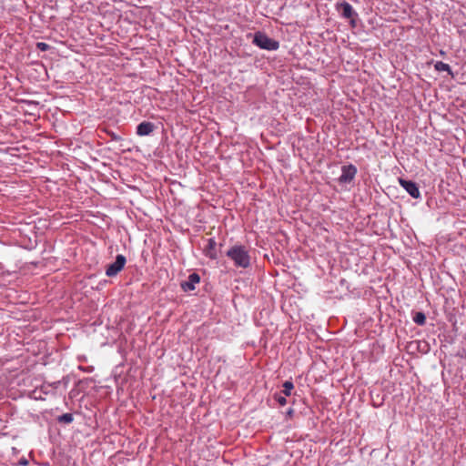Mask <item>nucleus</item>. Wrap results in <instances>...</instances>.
I'll list each match as a JSON object with an SVG mask.
<instances>
[{
    "label": "nucleus",
    "mask_w": 466,
    "mask_h": 466,
    "mask_svg": "<svg viewBox=\"0 0 466 466\" xmlns=\"http://www.w3.org/2000/svg\"><path fill=\"white\" fill-rule=\"evenodd\" d=\"M226 256L229 258L235 267L247 268L250 266V256L248 250L243 245H234L227 252Z\"/></svg>",
    "instance_id": "f257e3e1"
},
{
    "label": "nucleus",
    "mask_w": 466,
    "mask_h": 466,
    "mask_svg": "<svg viewBox=\"0 0 466 466\" xmlns=\"http://www.w3.org/2000/svg\"><path fill=\"white\" fill-rule=\"evenodd\" d=\"M252 43L260 49L276 51L279 48V42L270 38L264 32L258 31L253 35Z\"/></svg>",
    "instance_id": "f03ea898"
},
{
    "label": "nucleus",
    "mask_w": 466,
    "mask_h": 466,
    "mask_svg": "<svg viewBox=\"0 0 466 466\" xmlns=\"http://www.w3.org/2000/svg\"><path fill=\"white\" fill-rule=\"evenodd\" d=\"M337 11L340 14V15L346 19H350V24L355 26L356 22L355 18L358 16V14L353 9L352 5L346 2L342 1L337 4Z\"/></svg>",
    "instance_id": "7ed1b4c3"
},
{
    "label": "nucleus",
    "mask_w": 466,
    "mask_h": 466,
    "mask_svg": "<svg viewBox=\"0 0 466 466\" xmlns=\"http://www.w3.org/2000/svg\"><path fill=\"white\" fill-rule=\"evenodd\" d=\"M127 262L126 257L119 254L116 257L115 262L108 265L106 269V275L107 277H115L124 268Z\"/></svg>",
    "instance_id": "20e7f679"
},
{
    "label": "nucleus",
    "mask_w": 466,
    "mask_h": 466,
    "mask_svg": "<svg viewBox=\"0 0 466 466\" xmlns=\"http://www.w3.org/2000/svg\"><path fill=\"white\" fill-rule=\"evenodd\" d=\"M357 174V167L352 165L342 166L341 175L339 177L340 183H350Z\"/></svg>",
    "instance_id": "39448f33"
},
{
    "label": "nucleus",
    "mask_w": 466,
    "mask_h": 466,
    "mask_svg": "<svg viewBox=\"0 0 466 466\" xmlns=\"http://www.w3.org/2000/svg\"><path fill=\"white\" fill-rule=\"evenodd\" d=\"M399 182L400 185L409 193L410 197H412L413 198H420L419 187L415 182L411 180H406L403 178H400Z\"/></svg>",
    "instance_id": "423d86ee"
},
{
    "label": "nucleus",
    "mask_w": 466,
    "mask_h": 466,
    "mask_svg": "<svg viewBox=\"0 0 466 466\" xmlns=\"http://www.w3.org/2000/svg\"><path fill=\"white\" fill-rule=\"evenodd\" d=\"M200 281V277L198 273H191L186 281L181 283V289L185 292H190L195 290L196 284Z\"/></svg>",
    "instance_id": "0eeeda50"
},
{
    "label": "nucleus",
    "mask_w": 466,
    "mask_h": 466,
    "mask_svg": "<svg viewBox=\"0 0 466 466\" xmlns=\"http://www.w3.org/2000/svg\"><path fill=\"white\" fill-rule=\"evenodd\" d=\"M155 129L152 122L143 121L137 127V135L140 137L150 135Z\"/></svg>",
    "instance_id": "6e6552de"
},
{
    "label": "nucleus",
    "mask_w": 466,
    "mask_h": 466,
    "mask_svg": "<svg viewBox=\"0 0 466 466\" xmlns=\"http://www.w3.org/2000/svg\"><path fill=\"white\" fill-rule=\"evenodd\" d=\"M217 242L214 238L208 239V245L205 247L203 253L204 255L210 259H217V250H216Z\"/></svg>",
    "instance_id": "1a4fd4ad"
},
{
    "label": "nucleus",
    "mask_w": 466,
    "mask_h": 466,
    "mask_svg": "<svg viewBox=\"0 0 466 466\" xmlns=\"http://www.w3.org/2000/svg\"><path fill=\"white\" fill-rule=\"evenodd\" d=\"M434 68L438 72H447L449 75L452 76V71H451V66L444 62H441V61L436 62L434 65Z\"/></svg>",
    "instance_id": "9d476101"
},
{
    "label": "nucleus",
    "mask_w": 466,
    "mask_h": 466,
    "mask_svg": "<svg viewBox=\"0 0 466 466\" xmlns=\"http://www.w3.org/2000/svg\"><path fill=\"white\" fill-rule=\"evenodd\" d=\"M412 320L420 326H423L426 323V316L423 312L418 311L412 317Z\"/></svg>",
    "instance_id": "9b49d317"
},
{
    "label": "nucleus",
    "mask_w": 466,
    "mask_h": 466,
    "mask_svg": "<svg viewBox=\"0 0 466 466\" xmlns=\"http://www.w3.org/2000/svg\"><path fill=\"white\" fill-rule=\"evenodd\" d=\"M74 420L72 413H64L57 418V421L60 423L69 424Z\"/></svg>",
    "instance_id": "f8f14e48"
},
{
    "label": "nucleus",
    "mask_w": 466,
    "mask_h": 466,
    "mask_svg": "<svg viewBox=\"0 0 466 466\" xmlns=\"http://www.w3.org/2000/svg\"><path fill=\"white\" fill-rule=\"evenodd\" d=\"M294 388V385L291 381L287 380L283 383V393L285 396H289L291 393L292 389Z\"/></svg>",
    "instance_id": "ddd939ff"
},
{
    "label": "nucleus",
    "mask_w": 466,
    "mask_h": 466,
    "mask_svg": "<svg viewBox=\"0 0 466 466\" xmlns=\"http://www.w3.org/2000/svg\"><path fill=\"white\" fill-rule=\"evenodd\" d=\"M36 47L40 51H47L50 48V46L45 42H38L36 44Z\"/></svg>",
    "instance_id": "4468645a"
},
{
    "label": "nucleus",
    "mask_w": 466,
    "mask_h": 466,
    "mask_svg": "<svg viewBox=\"0 0 466 466\" xmlns=\"http://www.w3.org/2000/svg\"><path fill=\"white\" fill-rule=\"evenodd\" d=\"M275 399L279 402V404L281 406H284L287 403L286 398L281 395H276Z\"/></svg>",
    "instance_id": "2eb2a0df"
},
{
    "label": "nucleus",
    "mask_w": 466,
    "mask_h": 466,
    "mask_svg": "<svg viewBox=\"0 0 466 466\" xmlns=\"http://www.w3.org/2000/svg\"><path fill=\"white\" fill-rule=\"evenodd\" d=\"M18 464L19 465H22V466H27L28 465V461L25 459V458H21L18 461Z\"/></svg>",
    "instance_id": "dca6fc26"
},
{
    "label": "nucleus",
    "mask_w": 466,
    "mask_h": 466,
    "mask_svg": "<svg viewBox=\"0 0 466 466\" xmlns=\"http://www.w3.org/2000/svg\"><path fill=\"white\" fill-rule=\"evenodd\" d=\"M294 413V410L292 409H289L288 411H287V415L291 417Z\"/></svg>",
    "instance_id": "f3484780"
},
{
    "label": "nucleus",
    "mask_w": 466,
    "mask_h": 466,
    "mask_svg": "<svg viewBox=\"0 0 466 466\" xmlns=\"http://www.w3.org/2000/svg\"><path fill=\"white\" fill-rule=\"evenodd\" d=\"M25 103H26V104H28V105H35V104H36L35 102H34V101H29V100L25 101Z\"/></svg>",
    "instance_id": "a211bd4d"
}]
</instances>
